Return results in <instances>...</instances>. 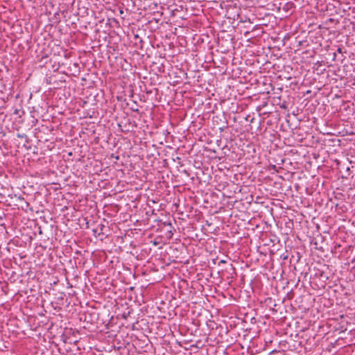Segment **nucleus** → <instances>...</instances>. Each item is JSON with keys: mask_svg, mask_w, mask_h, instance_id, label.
Returning a JSON list of instances; mask_svg holds the SVG:
<instances>
[{"mask_svg": "<svg viewBox=\"0 0 355 355\" xmlns=\"http://www.w3.org/2000/svg\"><path fill=\"white\" fill-rule=\"evenodd\" d=\"M17 137L19 138H24V137H26V136L25 135H20V134H18L17 135Z\"/></svg>", "mask_w": 355, "mask_h": 355, "instance_id": "obj_1", "label": "nucleus"}, {"mask_svg": "<svg viewBox=\"0 0 355 355\" xmlns=\"http://www.w3.org/2000/svg\"><path fill=\"white\" fill-rule=\"evenodd\" d=\"M220 262H221V263H225V261L222 260V261H220Z\"/></svg>", "mask_w": 355, "mask_h": 355, "instance_id": "obj_2", "label": "nucleus"}]
</instances>
